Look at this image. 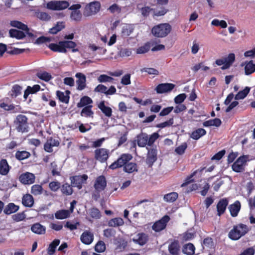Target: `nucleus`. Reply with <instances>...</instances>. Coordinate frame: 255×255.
<instances>
[{
  "label": "nucleus",
  "instance_id": "obj_1",
  "mask_svg": "<svg viewBox=\"0 0 255 255\" xmlns=\"http://www.w3.org/2000/svg\"><path fill=\"white\" fill-rule=\"evenodd\" d=\"M76 46L75 42L72 41H62L58 43H51L49 45V48L52 51L60 53H66V48L72 49L73 52L78 51V49L74 48Z\"/></svg>",
  "mask_w": 255,
  "mask_h": 255
},
{
  "label": "nucleus",
  "instance_id": "obj_2",
  "mask_svg": "<svg viewBox=\"0 0 255 255\" xmlns=\"http://www.w3.org/2000/svg\"><path fill=\"white\" fill-rule=\"evenodd\" d=\"M171 29L172 26L169 23H160L152 27L151 33L155 37L163 38L170 33Z\"/></svg>",
  "mask_w": 255,
  "mask_h": 255
},
{
  "label": "nucleus",
  "instance_id": "obj_3",
  "mask_svg": "<svg viewBox=\"0 0 255 255\" xmlns=\"http://www.w3.org/2000/svg\"><path fill=\"white\" fill-rule=\"evenodd\" d=\"M70 3L65 0H51L46 3V7L54 11H62L69 8Z\"/></svg>",
  "mask_w": 255,
  "mask_h": 255
},
{
  "label": "nucleus",
  "instance_id": "obj_4",
  "mask_svg": "<svg viewBox=\"0 0 255 255\" xmlns=\"http://www.w3.org/2000/svg\"><path fill=\"white\" fill-rule=\"evenodd\" d=\"M248 231V227L244 224H239L235 226L229 234V237L233 240H237L244 236Z\"/></svg>",
  "mask_w": 255,
  "mask_h": 255
},
{
  "label": "nucleus",
  "instance_id": "obj_5",
  "mask_svg": "<svg viewBox=\"0 0 255 255\" xmlns=\"http://www.w3.org/2000/svg\"><path fill=\"white\" fill-rule=\"evenodd\" d=\"M101 4L99 1H93L87 4L84 8L83 14L85 16L95 15L100 9Z\"/></svg>",
  "mask_w": 255,
  "mask_h": 255
},
{
  "label": "nucleus",
  "instance_id": "obj_6",
  "mask_svg": "<svg viewBox=\"0 0 255 255\" xmlns=\"http://www.w3.org/2000/svg\"><path fill=\"white\" fill-rule=\"evenodd\" d=\"M132 158L131 154L128 153L123 154L117 160L113 162L109 166V168L111 169H115L119 167H121L124 165L128 164V162L130 161Z\"/></svg>",
  "mask_w": 255,
  "mask_h": 255
},
{
  "label": "nucleus",
  "instance_id": "obj_7",
  "mask_svg": "<svg viewBox=\"0 0 255 255\" xmlns=\"http://www.w3.org/2000/svg\"><path fill=\"white\" fill-rule=\"evenodd\" d=\"M249 160L248 155H243L239 157L232 165L233 170L237 172L244 170L246 163Z\"/></svg>",
  "mask_w": 255,
  "mask_h": 255
},
{
  "label": "nucleus",
  "instance_id": "obj_8",
  "mask_svg": "<svg viewBox=\"0 0 255 255\" xmlns=\"http://www.w3.org/2000/svg\"><path fill=\"white\" fill-rule=\"evenodd\" d=\"M81 8L80 4H74L69 6L68 9L71 10L70 17L72 20L79 21L81 19L82 15L79 10Z\"/></svg>",
  "mask_w": 255,
  "mask_h": 255
},
{
  "label": "nucleus",
  "instance_id": "obj_9",
  "mask_svg": "<svg viewBox=\"0 0 255 255\" xmlns=\"http://www.w3.org/2000/svg\"><path fill=\"white\" fill-rule=\"evenodd\" d=\"M170 220V218L168 216H164L160 220L156 221L152 226V229L156 232H160L166 226L167 223Z\"/></svg>",
  "mask_w": 255,
  "mask_h": 255
},
{
  "label": "nucleus",
  "instance_id": "obj_10",
  "mask_svg": "<svg viewBox=\"0 0 255 255\" xmlns=\"http://www.w3.org/2000/svg\"><path fill=\"white\" fill-rule=\"evenodd\" d=\"M88 179V176L85 174L77 175L70 177L71 184L79 189L82 188V184L85 183Z\"/></svg>",
  "mask_w": 255,
  "mask_h": 255
},
{
  "label": "nucleus",
  "instance_id": "obj_11",
  "mask_svg": "<svg viewBox=\"0 0 255 255\" xmlns=\"http://www.w3.org/2000/svg\"><path fill=\"white\" fill-rule=\"evenodd\" d=\"M107 186V181L105 176L101 175L98 177L95 182L94 188L98 192L103 191Z\"/></svg>",
  "mask_w": 255,
  "mask_h": 255
},
{
  "label": "nucleus",
  "instance_id": "obj_12",
  "mask_svg": "<svg viewBox=\"0 0 255 255\" xmlns=\"http://www.w3.org/2000/svg\"><path fill=\"white\" fill-rule=\"evenodd\" d=\"M95 158L101 162H105L109 157V150L99 148L95 151Z\"/></svg>",
  "mask_w": 255,
  "mask_h": 255
},
{
  "label": "nucleus",
  "instance_id": "obj_13",
  "mask_svg": "<svg viewBox=\"0 0 255 255\" xmlns=\"http://www.w3.org/2000/svg\"><path fill=\"white\" fill-rule=\"evenodd\" d=\"M17 121V130L19 131L24 132L27 128V118L26 117L22 115L17 116L16 118Z\"/></svg>",
  "mask_w": 255,
  "mask_h": 255
},
{
  "label": "nucleus",
  "instance_id": "obj_14",
  "mask_svg": "<svg viewBox=\"0 0 255 255\" xmlns=\"http://www.w3.org/2000/svg\"><path fill=\"white\" fill-rule=\"evenodd\" d=\"M19 180L24 184H31L35 181V176L32 173L26 172L20 176Z\"/></svg>",
  "mask_w": 255,
  "mask_h": 255
},
{
  "label": "nucleus",
  "instance_id": "obj_15",
  "mask_svg": "<svg viewBox=\"0 0 255 255\" xmlns=\"http://www.w3.org/2000/svg\"><path fill=\"white\" fill-rule=\"evenodd\" d=\"M148 240V237L147 235L143 233H138L135 235L132 238V241L135 243L138 244L141 246H143L145 244Z\"/></svg>",
  "mask_w": 255,
  "mask_h": 255
},
{
  "label": "nucleus",
  "instance_id": "obj_16",
  "mask_svg": "<svg viewBox=\"0 0 255 255\" xmlns=\"http://www.w3.org/2000/svg\"><path fill=\"white\" fill-rule=\"evenodd\" d=\"M175 85L171 83H163L158 85L155 90L157 93L162 94L171 91Z\"/></svg>",
  "mask_w": 255,
  "mask_h": 255
},
{
  "label": "nucleus",
  "instance_id": "obj_17",
  "mask_svg": "<svg viewBox=\"0 0 255 255\" xmlns=\"http://www.w3.org/2000/svg\"><path fill=\"white\" fill-rule=\"evenodd\" d=\"M80 239L83 244L90 245L94 240L93 234L90 231H86L81 235Z\"/></svg>",
  "mask_w": 255,
  "mask_h": 255
},
{
  "label": "nucleus",
  "instance_id": "obj_18",
  "mask_svg": "<svg viewBox=\"0 0 255 255\" xmlns=\"http://www.w3.org/2000/svg\"><path fill=\"white\" fill-rule=\"evenodd\" d=\"M76 77L78 78L76 81L78 85L77 89L79 90H82L86 87V76L81 73H77Z\"/></svg>",
  "mask_w": 255,
  "mask_h": 255
},
{
  "label": "nucleus",
  "instance_id": "obj_19",
  "mask_svg": "<svg viewBox=\"0 0 255 255\" xmlns=\"http://www.w3.org/2000/svg\"><path fill=\"white\" fill-rule=\"evenodd\" d=\"M59 142L57 140L50 138L48 139L44 144V149L46 151L51 152L53 151V147L58 146Z\"/></svg>",
  "mask_w": 255,
  "mask_h": 255
},
{
  "label": "nucleus",
  "instance_id": "obj_20",
  "mask_svg": "<svg viewBox=\"0 0 255 255\" xmlns=\"http://www.w3.org/2000/svg\"><path fill=\"white\" fill-rule=\"evenodd\" d=\"M156 156L157 151L156 149H151L148 150L146 162L149 166H151L156 161L157 159Z\"/></svg>",
  "mask_w": 255,
  "mask_h": 255
},
{
  "label": "nucleus",
  "instance_id": "obj_21",
  "mask_svg": "<svg viewBox=\"0 0 255 255\" xmlns=\"http://www.w3.org/2000/svg\"><path fill=\"white\" fill-rule=\"evenodd\" d=\"M137 145L139 147H145L148 145V135L145 133H141L136 136Z\"/></svg>",
  "mask_w": 255,
  "mask_h": 255
},
{
  "label": "nucleus",
  "instance_id": "obj_22",
  "mask_svg": "<svg viewBox=\"0 0 255 255\" xmlns=\"http://www.w3.org/2000/svg\"><path fill=\"white\" fill-rule=\"evenodd\" d=\"M225 64L222 67V69L225 70L228 69L234 63L235 60V55L234 53H230L227 57L223 58Z\"/></svg>",
  "mask_w": 255,
  "mask_h": 255
},
{
  "label": "nucleus",
  "instance_id": "obj_23",
  "mask_svg": "<svg viewBox=\"0 0 255 255\" xmlns=\"http://www.w3.org/2000/svg\"><path fill=\"white\" fill-rule=\"evenodd\" d=\"M229 209L232 217L237 216L241 209V204L239 201H236L234 204L230 205Z\"/></svg>",
  "mask_w": 255,
  "mask_h": 255
},
{
  "label": "nucleus",
  "instance_id": "obj_24",
  "mask_svg": "<svg viewBox=\"0 0 255 255\" xmlns=\"http://www.w3.org/2000/svg\"><path fill=\"white\" fill-rule=\"evenodd\" d=\"M180 245L178 242L174 241L168 246V251L171 255H179Z\"/></svg>",
  "mask_w": 255,
  "mask_h": 255
},
{
  "label": "nucleus",
  "instance_id": "obj_25",
  "mask_svg": "<svg viewBox=\"0 0 255 255\" xmlns=\"http://www.w3.org/2000/svg\"><path fill=\"white\" fill-rule=\"evenodd\" d=\"M10 25H11V26H12L13 27H15L17 28L22 29L23 30H25L26 32H28V31L29 30V29L26 25H25L18 21H16V20L11 21L10 22ZM27 33L30 37H32L33 36V34L31 33L27 32Z\"/></svg>",
  "mask_w": 255,
  "mask_h": 255
},
{
  "label": "nucleus",
  "instance_id": "obj_26",
  "mask_svg": "<svg viewBox=\"0 0 255 255\" xmlns=\"http://www.w3.org/2000/svg\"><path fill=\"white\" fill-rule=\"evenodd\" d=\"M31 231L36 234L43 235L46 231V228L39 223H35L31 227Z\"/></svg>",
  "mask_w": 255,
  "mask_h": 255
},
{
  "label": "nucleus",
  "instance_id": "obj_27",
  "mask_svg": "<svg viewBox=\"0 0 255 255\" xmlns=\"http://www.w3.org/2000/svg\"><path fill=\"white\" fill-rule=\"evenodd\" d=\"M228 204V200L226 199H223L219 202L217 205L218 215L219 216H220L224 213Z\"/></svg>",
  "mask_w": 255,
  "mask_h": 255
},
{
  "label": "nucleus",
  "instance_id": "obj_28",
  "mask_svg": "<svg viewBox=\"0 0 255 255\" xmlns=\"http://www.w3.org/2000/svg\"><path fill=\"white\" fill-rule=\"evenodd\" d=\"M22 203L25 207H32L34 204V199L32 196L29 194L23 195L22 199Z\"/></svg>",
  "mask_w": 255,
  "mask_h": 255
},
{
  "label": "nucleus",
  "instance_id": "obj_29",
  "mask_svg": "<svg viewBox=\"0 0 255 255\" xmlns=\"http://www.w3.org/2000/svg\"><path fill=\"white\" fill-rule=\"evenodd\" d=\"M65 22L63 21H59L52 28H51L49 32L51 34H55L58 33L59 31L62 30L65 27Z\"/></svg>",
  "mask_w": 255,
  "mask_h": 255
},
{
  "label": "nucleus",
  "instance_id": "obj_30",
  "mask_svg": "<svg viewBox=\"0 0 255 255\" xmlns=\"http://www.w3.org/2000/svg\"><path fill=\"white\" fill-rule=\"evenodd\" d=\"M19 209V207L12 203H9L3 210V212L7 215H9L16 212Z\"/></svg>",
  "mask_w": 255,
  "mask_h": 255
},
{
  "label": "nucleus",
  "instance_id": "obj_31",
  "mask_svg": "<svg viewBox=\"0 0 255 255\" xmlns=\"http://www.w3.org/2000/svg\"><path fill=\"white\" fill-rule=\"evenodd\" d=\"M9 170V166L5 159L0 161V174L3 175H6Z\"/></svg>",
  "mask_w": 255,
  "mask_h": 255
},
{
  "label": "nucleus",
  "instance_id": "obj_32",
  "mask_svg": "<svg viewBox=\"0 0 255 255\" xmlns=\"http://www.w3.org/2000/svg\"><path fill=\"white\" fill-rule=\"evenodd\" d=\"M70 212L68 210H60L55 213V217L57 219L62 220L69 217Z\"/></svg>",
  "mask_w": 255,
  "mask_h": 255
},
{
  "label": "nucleus",
  "instance_id": "obj_33",
  "mask_svg": "<svg viewBox=\"0 0 255 255\" xmlns=\"http://www.w3.org/2000/svg\"><path fill=\"white\" fill-rule=\"evenodd\" d=\"M244 65H245V72L246 75H249L255 72L254 64H253V61L245 62Z\"/></svg>",
  "mask_w": 255,
  "mask_h": 255
},
{
  "label": "nucleus",
  "instance_id": "obj_34",
  "mask_svg": "<svg viewBox=\"0 0 255 255\" xmlns=\"http://www.w3.org/2000/svg\"><path fill=\"white\" fill-rule=\"evenodd\" d=\"M98 108L107 117H110L112 116V109L110 107L106 106L103 102L99 104Z\"/></svg>",
  "mask_w": 255,
  "mask_h": 255
},
{
  "label": "nucleus",
  "instance_id": "obj_35",
  "mask_svg": "<svg viewBox=\"0 0 255 255\" xmlns=\"http://www.w3.org/2000/svg\"><path fill=\"white\" fill-rule=\"evenodd\" d=\"M124 224V220L121 218H115L110 220L108 222L110 227H117L123 226Z\"/></svg>",
  "mask_w": 255,
  "mask_h": 255
},
{
  "label": "nucleus",
  "instance_id": "obj_36",
  "mask_svg": "<svg viewBox=\"0 0 255 255\" xmlns=\"http://www.w3.org/2000/svg\"><path fill=\"white\" fill-rule=\"evenodd\" d=\"M250 91V88L246 87L245 89L242 91H239L235 96V99L236 100H239L244 99L246 97Z\"/></svg>",
  "mask_w": 255,
  "mask_h": 255
},
{
  "label": "nucleus",
  "instance_id": "obj_37",
  "mask_svg": "<svg viewBox=\"0 0 255 255\" xmlns=\"http://www.w3.org/2000/svg\"><path fill=\"white\" fill-rule=\"evenodd\" d=\"M9 35L11 37H14L18 39H22L25 36L24 33L17 29H12L9 31Z\"/></svg>",
  "mask_w": 255,
  "mask_h": 255
},
{
  "label": "nucleus",
  "instance_id": "obj_38",
  "mask_svg": "<svg viewBox=\"0 0 255 255\" xmlns=\"http://www.w3.org/2000/svg\"><path fill=\"white\" fill-rule=\"evenodd\" d=\"M206 133V131L203 128H198L193 131L191 135V137L194 139H198L201 136Z\"/></svg>",
  "mask_w": 255,
  "mask_h": 255
},
{
  "label": "nucleus",
  "instance_id": "obj_39",
  "mask_svg": "<svg viewBox=\"0 0 255 255\" xmlns=\"http://www.w3.org/2000/svg\"><path fill=\"white\" fill-rule=\"evenodd\" d=\"M221 124V121L218 118L210 120L203 123V126L204 127L215 126L218 127H219Z\"/></svg>",
  "mask_w": 255,
  "mask_h": 255
},
{
  "label": "nucleus",
  "instance_id": "obj_40",
  "mask_svg": "<svg viewBox=\"0 0 255 255\" xmlns=\"http://www.w3.org/2000/svg\"><path fill=\"white\" fill-rule=\"evenodd\" d=\"M69 93V92L68 91L65 93L57 91V96L61 102L65 103H68L69 100V96L68 95Z\"/></svg>",
  "mask_w": 255,
  "mask_h": 255
},
{
  "label": "nucleus",
  "instance_id": "obj_41",
  "mask_svg": "<svg viewBox=\"0 0 255 255\" xmlns=\"http://www.w3.org/2000/svg\"><path fill=\"white\" fill-rule=\"evenodd\" d=\"M97 80L99 83H113L114 79L106 74L100 75L97 78Z\"/></svg>",
  "mask_w": 255,
  "mask_h": 255
},
{
  "label": "nucleus",
  "instance_id": "obj_42",
  "mask_svg": "<svg viewBox=\"0 0 255 255\" xmlns=\"http://www.w3.org/2000/svg\"><path fill=\"white\" fill-rule=\"evenodd\" d=\"M92 102L93 101L90 98L84 96L81 99L80 101L77 104V107L81 108L86 106H88V105L91 104Z\"/></svg>",
  "mask_w": 255,
  "mask_h": 255
},
{
  "label": "nucleus",
  "instance_id": "obj_43",
  "mask_svg": "<svg viewBox=\"0 0 255 255\" xmlns=\"http://www.w3.org/2000/svg\"><path fill=\"white\" fill-rule=\"evenodd\" d=\"M92 106H86L85 108H84L81 112V115L82 117H92L93 118L94 113L91 110Z\"/></svg>",
  "mask_w": 255,
  "mask_h": 255
},
{
  "label": "nucleus",
  "instance_id": "obj_44",
  "mask_svg": "<svg viewBox=\"0 0 255 255\" xmlns=\"http://www.w3.org/2000/svg\"><path fill=\"white\" fill-rule=\"evenodd\" d=\"M183 252L187 255H192L195 252V247L192 244H186L183 247Z\"/></svg>",
  "mask_w": 255,
  "mask_h": 255
},
{
  "label": "nucleus",
  "instance_id": "obj_45",
  "mask_svg": "<svg viewBox=\"0 0 255 255\" xmlns=\"http://www.w3.org/2000/svg\"><path fill=\"white\" fill-rule=\"evenodd\" d=\"M149 43H146L136 49L135 52L137 54H144L147 52L150 48Z\"/></svg>",
  "mask_w": 255,
  "mask_h": 255
},
{
  "label": "nucleus",
  "instance_id": "obj_46",
  "mask_svg": "<svg viewBox=\"0 0 255 255\" xmlns=\"http://www.w3.org/2000/svg\"><path fill=\"white\" fill-rule=\"evenodd\" d=\"M178 198V194L176 192H171L167 194L164 196V200L168 202H173Z\"/></svg>",
  "mask_w": 255,
  "mask_h": 255
},
{
  "label": "nucleus",
  "instance_id": "obj_47",
  "mask_svg": "<svg viewBox=\"0 0 255 255\" xmlns=\"http://www.w3.org/2000/svg\"><path fill=\"white\" fill-rule=\"evenodd\" d=\"M60 240L58 239L54 240L49 245V248L48 249V253L52 255H53L55 251L56 247L59 245Z\"/></svg>",
  "mask_w": 255,
  "mask_h": 255
},
{
  "label": "nucleus",
  "instance_id": "obj_48",
  "mask_svg": "<svg viewBox=\"0 0 255 255\" xmlns=\"http://www.w3.org/2000/svg\"><path fill=\"white\" fill-rule=\"evenodd\" d=\"M42 192L43 188L40 185L35 184L31 187V193L34 196L40 195Z\"/></svg>",
  "mask_w": 255,
  "mask_h": 255
},
{
  "label": "nucleus",
  "instance_id": "obj_49",
  "mask_svg": "<svg viewBox=\"0 0 255 255\" xmlns=\"http://www.w3.org/2000/svg\"><path fill=\"white\" fill-rule=\"evenodd\" d=\"M61 190L63 194L66 195H70L73 193L72 187L67 183H65L62 185Z\"/></svg>",
  "mask_w": 255,
  "mask_h": 255
},
{
  "label": "nucleus",
  "instance_id": "obj_50",
  "mask_svg": "<svg viewBox=\"0 0 255 255\" xmlns=\"http://www.w3.org/2000/svg\"><path fill=\"white\" fill-rule=\"evenodd\" d=\"M35 16L38 18L43 21H48L51 19V16L45 12H37L35 13Z\"/></svg>",
  "mask_w": 255,
  "mask_h": 255
},
{
  "label": "nucleus",
  "instance_id": "obj_51",
  "mask_svg": "<svg viewBox=\"0 0 255 255\" xmlns=\"http://www.w3.org/2000/svg\"><path fill=\"white\" fill-rule=\"evenodd\" d=\"M124 170L128 173H132L137 171L136 165L134 163H128L125 166Z\"/></svg>",
  "mask_w": 255,
  "mask_h": 255
},
{
  "label": "nucleus",
  "instance_id": "obj_52",
  "mask_svg": "<svg viewBox=\"0 0 255 255\" xmlns=\"http://www.w3.org/2000/svg\"><path fill=\"white\" fill-rule=\"evenodd\" d=\"M211 25L216 26H220L221 28H225L227 27V22L224 20L214 19L211 22Z\"/></svg>",
  "mask_w": 255,
  "mask_h": 255
},
{
  "label": "nucleus",
  "instance_id": "obj_53",
  "mask_svg": "<svg viewBox=\"0 0 255 255\" xmlns=\"http://www.w3.org/2000/svg\"><path fill=\"white\" fill-rule=\"evenodd\" d=\"M133 31V28L131 25L127 24L123 26L122 28V33L124 36H128Z\"/></svg>",
  "mask_w": 255,
  "mask_h": 255
},
{
  "label": "nucleus",
  "instance_id": "obj_54",
  "mask_svg": "<svg viewBox=\"0 0 255 255\" xmlns=\"http://www.w3.org/2000/svg\"><path fill=\"white\" fill-rule=\"evenodd\" d=\"M141 72L147 73L149 75H158L159 74L158 71L153 68L145 67L140 69Z\"/></svg>",
  "mask_w": 255,
  "mask_h": 255
},
{
  "label": "nucleus",
  "instance_id": "obj_55",
  "mask_svg": "<svg viewBox=\"0 0 255 255\" xmlns=\"http://www.w3.org/2000/svg\"><path fill=\"white\" fill-rule=\"evenodd\" d=\"M37 77L45 81H49L51 79V76L50 74L47 72H39L37 74Z\"/></svg>",
  "mask_w": 255,
  "mask_h": 255
},
{
  "label": "nucleus",
  "instance_id": "obj_56",
  "mask_svg": "<svg viewBox=\"0 0 255 255\" xmlns=\"http://www.w3.org/2000/svg\"><path fill=\"white\" fill-rule=\"evenodd\" d=\"M89 214L90 216L94 219H100L101 218V213L98 209L97 208H92L89 210Z\"/></svg>",
  "mask_w": 255,
  "mask_h": 255
},
{
  "label": "nucleus",
  "instance_id": "obj_57",
  "mask_svg": "<svg viewBox=\"0 0 255 255\" xmlns=\"http://www.w3.org/2000/svg\"><path fill=\"white\" fill-rule=\"evenodd\" d=\"M30 153L26 151H17L15 154L16 157L19 160H23L28 158Z\"/></svg>",
  "mask_w": 255,
  "mask_h": 255
},
{
  "label": "nucleus",
  "instance_id": "obj_58",
  "mask_svg": "<svg viewBox=\"0 0 255 255\" xmlns=\"http://www.w3.org/2000/svg\"><path fill=\"white\" fill-rule=\"evenodd\" d=\"M95 251L98 253H102L106 250V246L104 242L99 241L95 247Z\"/></svg>",
  "mask_w": 255,
  "mask_h": 255
},
{
  "label": "nucleus",
  "instance_id": "obj_59",
  "mask_svg": "<svg viewBox=\"0 0 255 255\" xmlns=\"http://www.w3.org/2000/svg\"><path fill=\"white\" fill-rule=\"evenodd\" d=\"M187 147V143L185 142H184L182 143L180 145L178 146L176 149H175V151L178 154L181 155L184 153V151L185 149Z\"/></svg>",
  "mask_w": 255,
  "mask_h": 255
},
{
  "label": "nucleus",
  "instance_id": "obj_60",
  "mask_svg": "<svg viewBox=\"0 0 255 255\" xmlns=\"http://www.w3.org/2000/svg\"><path fill=\"white\" fill-rule=\"evenodd\" d=\"M49 187L53 192L57 191L60 187V183L58 181H52L49 184Z\"/></svg>",
  "mask_w": 255,
  "mask_h": 255
},
{
  "label": "nucleus",
  "instance_id": "obj_61",
  "mask_svg": "<svg viewBox=\"0 0 255 255\" xmlns=\"http://www.w3.org/2000/svg\"><path fill=\"white\" fill-rule=\"evenodd\" d=\"M159 135L157 132H154L149 136H148V145H151L159 137Z\"/></svg>",
  "mask_w": 255,
  "mask_h": 255
},
{
  "label": "nucleus",
  "instance_id": "obj_62",
  "mask_svg": "<svg viewBox=\"0 0 255 255\" xmlns=\"http://www.w3.org/2000/svg\"><path fill=\"white\" fill-rule=\"evenodd\" d=\"M12 218L15 222H20L25 218V215L23 213H19L12 215Z\"/></svg>",
  "mask_w": 255,
  "mask_h": 255
},
{
  "label": "nucleus",
  "instance_id": "obj_63",
  "mask_svg": "<svg viewBox=\"0 0 255 255\" xmlns=\"http://www.w3.org/2000/svg\"><path fill=\"white\" fill-rule=\"evenodd\" d=\"M131 53L132 51L130 49L123 48L120 50L119 55L121 57H125L130 56Z\"/></svg>",
  "mask_w": 255,
  "mask_h": 255
},
{
  "label": "nucleus",
  "instance_id": "obj_64",
  "mask_svg": "<svg viewBox=\"0 0 255 255\" xmlns=\"http://www.w3.org/2000/svg\"><path fill=\"white\" fill-rule=\"evenodd\" d=\"M108 10L111 12V13H119L121 11V8L120 6H119L117 4H113L111 6H110Z\"/></svg>",
  "mask_w": 255,
  "mask_h": 255
}]
</instances>
